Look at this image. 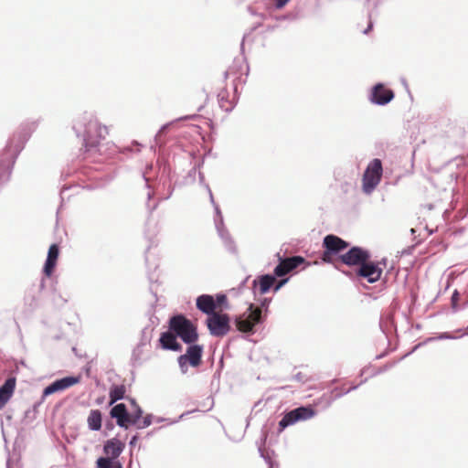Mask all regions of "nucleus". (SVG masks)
<instances>
[{"label":"nucleus","instance_id":"obj_1","mask_svg":"<svg viewBox=\"0 0 468 468\" xmlns=\"http://www.w3.org/2000/svg\"><path fill=\"white\" fill-rule=\"evenodd\" d=\"M72 129L76 136L82 140L85 154H102L103 145L101 142L108 134V128L99 122L93 112H84L78 115L73 120Z\"/></svg>","mask_w":468,"mask_h":468},{"label":"nucleus","instance_id":"obj_2","mask_svg":"<svg viewBox=\"0 0 468 468\" xmlns=\"http://www.w3.org/2000/svg\"><path fill=\"white\" fill-rule=\"evenodd\" d=\"M271 301V298H263L261 301V308L250 303L246 312L235 317L234 325L237 330L248 335H253L256 332V327L266 319V314H262L261 309H264L267 313Z\"/></svg>","mask_w":468,"mask_h":468},{"label":"nucleus","instance_id":"obj_3","mask_svg":"<svg viewBox=\"0 0 468 468\" xmlns=\"http://www.w3.org/2000/svg\"><path fill=\"white\" fill-rule=\"evenodd\" d=\"M168 326L186 345L196 343L198 340L197 325L183 314L171 316Z\"/></svg>","mask_w":468,"mask_h":468},{"label":"nucleus","instance_id":"obj_4","mask_svg":"<svg viewBox=\"0 0 468 468\" xmlns=\"http://www.w3.org/2000/svg\"><path fill=\"white\" fill-rule=\"evenodd\" d=\"M125 448V443L118 438L107 440L103 444V452L105 456H101L96 460V468H110V465L122 463L119 461L120 455Z\"/></svg>","mask_w":468,"mask_h":468},{"label":"nucleus","instance_id":"obj_5","mask_svg":"<svg viewBox=\"0 0 468 468\" xmlns=\"http://www.w3.org/2000/svg\"><path fill=\"white\" fill-rule=\"evenodd\" d=\"M348 247L349 243L342 238L334 234H328L323 239L324 251L321 260L325 263H333L334 257H337L340 261L341 254H344Z\"/></svg>","mask_w":468,"mask_h":468},{"label":"nucleus","instance_id":"obj_6","mask_svg":"<svg viewBox=\"0 0 468 468\" xmlns=\"http://www.w3.org/2000/svg\"><path fill=\"white\" fill-rule=\"evenodd\" d=\"M383 175L382 162L375 158L369 162L362 178V189L367 195L371 194L380 183Z\"/></svg>","mask_w":468,"mask_h":468},{"label":"nucleus","instance_id":"obj_7","mask_svg":"<svg viewBox=\"0 0 468 468\" xmlns=\"http://www.w3.org/2000/svg\"><path fill=\"white\" fill-rule=\"evenodd\" d=\"M316 411L312 406H300L283 413L282 418L278 424V432L281 433L287 427L297 423L298 421L306 420L314 417Z\"/></svg>","mask_w":468,"mask_h":468},{"label":"nucleus","instance_id":"obj_8","mask_svg":"<svg viewBox=\"0 0 468 468\" xmlns=\"http://www.w3.org/2000/svg\"><path fill=\"white\" fill-rule=\"evenodd\" d=\"M206 324L209 334L215 337H222L230 331V318L228 314H212L206 319Z\"/></svg>","mask_w":468,"mask_h":468},{"label":"nucleus","instance_id":"obj_9","mask_svg":"<svg viewBox=\"0 0 468 468\" xmlns=\"http://www.w3.org/2000/svg\"><path fill=\"white\" fill-rule=\"evenodd\" d=\"M371 254L369 250L359 246H353L349 248L344 254L340 256V262L352 267H359L366 261L370 260Z\"/></svg>","mask_w":468,"mask_h":468},{"label":"nucleus","instance_id":"obj_10","mask_svg":"<svg viewBox=\"0 0 468 468\" xmlns=\"http://www.w3.org/2000/svg\"><path fill=\"white\" fill-rule=\"evenodd\" d=\"M387 260L383 259L379 262H374L366 261L361 266L356 268V276L359 279H364L369 283H374L378 282L382 275V268L379 266L380 264H383L386 266Z\"/></svg>","mask_w":468,"mask_h":468},{"label":"nucleus","instance_id":"obj_11","mask_svg":"<svg viewBox=\"0 0 468 468\" xmlns=\"http://www.w3.org/2000/svg\"><path fill=\"white\" fill-rule=\"evenodd\" d=\"M277 257L279 263L275 266L273 272L278 277H287V274L305 262V259L300 255L282 257L277 253Z\"/></svg>","mask_w":468,"mask_h":468},{"label":"nucleus","instance_id":"obj_12","mask_svg":"<svg viewBox=\"0 0 468 468\" xmlns=\"http://www.w3.org/2000/svg\"><path fill=\"white\" fill-rule=\"evenodd\" d=\"M395 97L393 90L388 88L384 83L378 82L375 84L368 94L369 101L378 106H385L388 104Z\"/></svg>","mask_w":468,"mask_h":468},{"label":"nucleus","instance_id":"obj_13","mask_svg":"<svg viewBox=\"0 0 468 468\" xmlns=\"http://www.w3.org/2000/svg\"><path fill=\"white\" fill-rule=\"evenodd\" d=\"M80 381V376H67L64 378H61L59 379H56L49 385H48L46 388H44L42 391V399H46L47 397L56 393L63 391Z\"/></svg>","mask_w":468,"mask_h":468},{"label":"nucleus","instance_id":"obj_14","mask_svg":"<svg viewBox=\"0 0 468 468\" xmlns=\"http://www.w3.org/2000/svg\"><path fill=\"white\" fill-rule=\"evenodd\" d=\"M277 277L274 272L259 275L252 281L251 284L254 295L256 296L257 293L261 295L268 293L272 289Z\"/></svg>","mask_w":468,"mask_h":468},{"label":"nucleus","instance_id":"obj_15","mask_svg":"<svg viewBox=\"0 0 468 468\" xmlns=\"http://www.w3.org/2000/svg\"><path fill=\"white\" fill-rule=\"evenodd\" d=\"M162 186H163L164 188H166V193H162V192L159 191L158 192V195H159L158 200L154 202L153 204L151 203V199L154 196V191H148V193H147V199H148V201L146 203V207H147L149 213H152L153 211H154L157 208L160 201L167 200L173 195L175 187L172 185V181H171L170 177L165 179L163 182Z\"/></svg>","mask_w":468,"mask_h":468},{"label":"nucleus","instance_id":"obj_16","mask_svg":"<svg viewBox=\"0 0 468 468\" xmlns=\"http://www.w3.org/2000/svg\"><path fill=\"white\" fill-rule=\"evenodd\" d=\"M111 419L116 420V425L127 430L129 428L130 412L124 403H117L110 410Z\"/></svg>","mask_w":468,"mask_h":468},{"label":"nucleus","instance_id":"obj_17","mask_svg":"<svg viewBox=\"0 0 468 468\" xmlns=\"http://www.w3.org/2000/svg\"><path fill=\"white\" fill-rule=\"evenodd\" d=\"M176 335L169 328L167 331L161 333L159 338V345L164 350H170L175 352L182 351V345L177 341Z\"/></svg>","mask_w":468,"mask_h":468},{"label":"nucleus","instance_id":"obj_18","mask_svg":"<svg viewBox=\"0 0 468 468\" xmlns=\"http://www.w3.org/2000/svg\"><path fill=\"white\" fill-rule=\"evenodd\" d=\"M187 348L186 354L181 355L182 356H186L188 364L193 367H197L200 366L202 362V355L204 351V346L202 345H198L196 343L187 345Z\"/></svg>","mask_w":468,"mask_h":468},{"label":"nucleus","instance_id":"obj_19","mask_svg":"<svg viewBox=\"0 0 468 468\" xmlns=\"http://www.w3.org/2000/svg\"><path fill=\"white\" fill-rule=\"evenodd\" d=\"M59 255V247L58 244L53 243L49 246L47 259L43 267V272L46 276L49 277L53 273Z\"/></svg>","mask_w":468,"mask_h":468},{"label":"nucleus","instance_id":"obj_20","mask_svg":"<svg viewBox=\"0 0 468 468\" xmlns=\"http://www.w3.org/2000/svg\"><path fill=\"white\" fill-rule=\"evenodd\" d=\"M16 378L14 376L7 378L0 386V410L5 407L14 394Z\"/></svg>","mask_w":468,"mask_h":468},{"label":"nucleus","instance_id":"obj_21","mask_svg":"<svg viewBox=\"0 0 468 468\" xmlns=\"http://www.w3.org/2000/svg\"><path fill=\"white\" fill-rule=\"evenodd\" d=\"M197 308L203 314L209 316L216 314V304L214 303V296L211 294H201L196 300Z\"/></svg>","mask_w":468,"mask_h":468},{"label":"nucleus","instance_id":"obj_22","mask_svg":"<svg viewBox=\"0 0 468 468\" xmlns=\"http://www.w3.org/2000/svg\"><path fill=\"white\" fill-rule=\"evenodd\" d=\"M234 96L231 100L229 99V93L226 90H221L218 94L219 107L226 112H230L236 106L238 101V89L234 87Z\"/></svg>","mask_w":468,"mask_h":468},{"label":"nucleus","instance_id":"obj_23","mask_svg":"<svg viewBox=\"0 0 468 468\" xmlns=\"http://www.w3.org/2000/svg\"><path fill=\"white\" fill-rule=\"evenodd\" d=\"M217 232L218 236L220 237L225 249L231 254H237V246L232 239L231 235L229 234V230L226 227L217 229Z\"/></svg>","mask_w":468,"mask_h":468},{"label":"nucleus","instance_id":"obj_24","mask_svg":"<svg viewBox=\"0 0 468 468\" xmlns=\"http://www.w3.org/2000/svg\"><path fill=\"white\" fill-rule=\"evenodd\" d=\"M88 428L99 431L102 426V413L100 410H91L87 419Z\"/></svg>","mask_w":468,"mask_h":468},{"label":"nucleus","instance_id":"obj_25","mask_svg":"<svg viewBox=\"0 0 468 468\" xmlns=\"http://www.w3.org/2000/svg\"><path fill=\"white\" fill-rule=\"evenodd\" d=\"M267 438H268V431H266L265 428H263L261 430L260 441H257L258 451L260 452L261 457L263 458L265 460V462L267 463L268 468H275L274 466L275 465L278 466V465L271 460V458L269 456V454H265V452H264L263 448L265 446Z\"/></svg>","mask_w":468,"mask_h":468},{"label":"nucleus","instance_id":"obj_26","mask_svg":"<svg viewBox=\"0 0 468 468\" xmlns=\"http://www.w3.org/2000/svg\"><path fill=\"white\" fill-rule=\"evenodd\" d=\"M126 388L124 385H112L109 391V406L125 399Z\"/></svg>","mask_w":468,"mask_h":468},{"label":"nucleus","instance_id":"obj_27","mask_svg":"<svg viewBox=\"0 0 468 468\" xmlns=\"http://www.w3.org/2000/svg\"><path fill=\"white\" fill-rule=\"evenodd\" d=\"M197 117V114H188L182 117H179L172 122H169L165 124H164L158 131V133L155 134L154 141L157 145L160 147L162 146V144L160 142V137L162 133H165L172 125H174L176 122L180 121H188V120H195Z\"/></svg>","mask_w":468,"mask_h":468},{"label":"nucleus","instance_id":"obj_28","mask_svg":"<svg viewBox=\"0 0 468 468\" xmlns=\"http://www.w3.org/2000/svg\"><path fill=\"white\" fill-rule=\"evenodd\" d=\"M243 64H245V75L248 76L250 68L245 60V58H242L234 59L232 66L229 67L227 71H225V78H227L229 75L238 74L239 70H242Z\"/></svg>","mask_w":468,"mask_h":468},{"label":"nucleus","instance_id":"obj_29","mask_svg":"<svg viewBox=\"0 0 468 468\" xmlns=\"http://www.w3.org/2000/svg\"><path fill=\"white\" fill-rule=\"evenodd\" d=\"M144 346H140L139 344L133 349L130 364L133 367H137L142 364V355H143Z\"/></svg>","mask_w":468,"mask_h":468},{"label":"nucleus","instance_id":"obj_30","mask_svg":"<svg viewBox=\"0 0 468 468\" xmlns=\"http://www.w3.org/2000/svg\"><path fill=\"white\" fill-rule=\"evenodd\" d=\"M153 327L150 325H147L144 327L141 331V336L138 344L140 346H145L146 345L150 344L152 339V334H153Z\"/></svg>","mask_w":468,"mask_h":468},{"label":"nucleus","instance_id":"obj_31","mask_svg":"<svg viewBox=\"0 0 468 468\" xmlns=\"http://www.w3.org/2000/svg\"><path fill=\"white\" fill-rule=\"evenodd\" d=\"M215 211L214 223L216 229H222L225 227L222 212L218 204L212 205Z\"/></svg>","mask_w":468,"mask_h":468},{"label":"nucleus","instance_id":"obj_32","mask_svg":"<svg viewBox=\"0 0 468 468\" xmlns=\"http://www.w3.org/2000/svg\"><path fill=\"white\" fill-rule=\"evenodd\" d=\"M466 335H468V333H466ZM463 335H465V334H462L460 335H455L449 332H443V333L439 334L437 336H432V337L428 338L426 340V342H431V341H435V340L457 339Z\"/></svg>","mask_w":468,"mask_h":468},{"label":"nucleus","instance_id":"obj_33","mask_svg":"<svg viewBox=\"0 0 468 468\" xmlns=\"http://www.w3.org/2000/svg\"><path fill=\"white\" fill-rule=\"evenodd\" d=\"M214 303L216 304V309L218 307L224 308V309L229 308L228 298L225 293H222V292L217 293L216 296L214 297Z\"/></svg>","mask_w":468,"mask_h":468},{"label":"nucleus","instance_id":"obj_34","mask_svg":"<svg viewBox=\"0 0 468 468\" xmlns=\"http://www.w3.org/2000/svg\"><path fill=\"white\" fill-rule=\"evenodd\" d=\"M143 413L144 411L140 406L134 408L133 412L130 413L129 427L132 425H136L138 420L142 418Z\"/></svg>","mask_w":468,"mask_h":468},{"label":"nucleus","instance_id":"obj_35","mask_svg":"<svg viewBox=\"0 0 468 468\" xmlns=\"http://www.w3.org/2000/svg\"><path fill=\"white\" fill-rule=\"evenodd\" d=\"M112 154L119 153L128 157L134 152V150L131 146L118 147L116 145H112Z\"/></svg>","mask_w":468,"mask_h":468},{"label":"nucleus","instance_id":"obj_36","mask_svg":"<svg viewBox=\"0 0 468 468\" xmlns=\"http://www.w3.org/2000/svg\"><path fill=\"white\" fill-rule=\"evenodd\" d=\"M280 280H276L274 281V285L272 286V290L274 292H277L278 291H280V289L282 287H283L290 280L289 277H279Z\"/></svg>","mask_w":468,"mask_h":468},{"label":"nucleus","instance_id":"obj_37","mask_svg":"<svg viewBox=\"0 0 468 468\" xmlns=\"http://www.w3.org/2000/svg\"><path fill=\"white\" fill-rule=\"evenodd\" d=\"M459 298H460L459 292L457 290H454L452 294V297H451V304H452V308L453 312H457L458 310H460V308L458 307Z\"/></svg>","mask_w":468,"mask_h":468},{"label":"nucleus","instance_id":"obj_38","mask_svg":"<svg viewBox=\"0 0 468 468\" xmlns=\"http://www.w3.org/2000/svg\"><path fill=\"white\" fill-rule=\"evenodd\" d=\"M177 362H178L181 372L183 374H186L187 372V364H188L186 357L179 356L177 358Z\"/></svg>","mask_w":468,"mask_h":468},{"label":"nucleus","instance_id":"obj_39","mask_svg":"<svg viewBox=\"0 0 468 468\" xmlns=\"http://www.w3.org/2000/svg\"><path fill=\"white\" fill-rule=\"evenodd\" d=\"M367 379H364L362 380L359 384L357 385H353L351 386L349 388L346 389L345 391L343 392H340V393H337L335 395V399H340L341 397H343L344 395L346 394H348L350 391L352 390H356L361 384H363L364 382H366Z\"/></svg>","mask_w":468,"mask_h":468},{"label":"nucleus","instance_id":"obj_40","mask_svg":"<svg viewBox=\"0 0 468 468\" xmlns=\"http://www.w3.org/2000/svg\"><path fill=\"white\" fill-rule=\"evenodd\" d=\"M153 419H154V416L153 414H147L144 420H143V423L142 424H139L137 426L138 429H144V428H146L148 426H150L153 422Z\"/></svg>","mask_w":468,"mask_h":468},{"label":"nucleus","instance_id":"obj_41","mask_svg":"<svg viewBox=\"0 0 468 468\" xmlns=\"http://www.w3.org/2000/svg\"><path fill=\"white\" fill-rule=\"evenodd\" d=\"M292 378L300 383H305L309 379L308 377L306 375L303 374L302 372L296 373L295 375L292 376Z\"/></svg>","mask_w":468,"mask_h":468},{"label":"nucleus","instance_id":"obj_42","mask_svg":"<svg viewBox=\"0 0 468 468\" xmlns=\"http://www.w3.org/2000/svg\"><path fill=\"white\" fill-rule=\"evenodd\" d=\"M396 364V362H393V363H390V364H386L384 365L382 367L378 368V371L376 373H374V376L375 375H378V374H381L387 370H388L389 368H391L394 365Z\"/></svg>","mask_w":468,"mask_h":468},{"label":"nucleus","instance_id":"obj_43","mask_svg":"<svg viewBox=\"0 0 468 468\" xmlns=\"http://www.w3.org/2000/svg\"><path fill=\"white\" fill-rule=\"evenodd\" d=\"M112 420L113 419H110L105 421L104 428L106 431H112L114 429L115 424L113 423Z\"/></svg>","mask_w":468,"mask_h":468},{"label":"nucleus","instance_id":"obj_44","mask_svg":"<svg viewBox=\"0 0 468 468\" xmlns=\"http://www.w3.org/2000/svg\"><path fill=\"white\" fill-rule=\"evenodd\" d=\"M290 0H274V5L277 9L282 8Z\"/></svg>","mask_w":468,"mask_h":468},{"label":"nucleus","instance_id":"obj_45","mask_svg":"<svg viewBox=\"0 0 468 468\" xmlns=\"http://www.w3.org/2000/svg\"><path fill=\"white\" fill-rule=\"evenodd\" d=\"M204 186H205V187H206V189H207V193H208V196H209V201H210L211 205H215V204H217V203H216V201H215V199H214L213 193H212V191H211V189H210L209 186H208L207 184H204Z\"/></svg>","mask_w":468,"mask_h":468},{"label":"nucleus","instance_id":"obj_46","mask_svg":"<svg viewBox=\"0 0 468 468\" xmlns=\"http://www.w3.org/2000/svg\"><path fill=\"white\" fill-rule=\"evenodd\" d=\"M149 280H150V282H151V285H150V292H152V294L156 298V289L154 288V277L153 276H149Z\"/></svg>","mask_w":468,"mask_h":468},{"label":"nucleus","instance_id":"obj_47","mask_svg":"<svg viewBox=\"0 0 468 468\" xmlns=\"http://www.w3.org/2000/svg\"><path fill=\"white\" fill-rule=\"evenodd\" d=\"M44 401L45 399H42V397L39 399V400L36 401L33 404V411L37 412V409L43 404Z\"/></svg>","mask_w":468,"mask_h":468},{"label":"nucleus","instance_id":"obj_48","mask_svg":"<svg viewBox=\"0 0 468 468\" xmlns=\"http://www.w3.org/2000/svg\"><path fill=\"white\" fill-rule=\"evenodd\" d=\"M423 344H424V343H419L418 345H416L415 346H413V347H412V349H411L410 352H408L406 355H404V356L400 358V360H401V359H403L404 357H406V356H408L411 355L412 353H414V352H415V351H416L420 346H421Z\"/></svg>","mask_w":468,"mask_h":468},{"label":"nucleus","instance_id":"obj_49","mask_svg":"<svg viewBox=\"0 0 468 468\" xmlns=\"http://www.w3.org/2000/svg\"><path fill=\"white\" fill-rule=\"evenodd\" d=\"M72 186H64L62 188H61V191H60V198H61V201H64V198H65V193L71 189Z\"/></svg>","mask_w":468,"mask_h":468},{"label":"nucleus","instance_id":"obj_50","mask_svg":"<svg viewBox=\"0 0 468 468\" xmlns=\"http://www.w3.org/2000/svg\"><path fill=\"white\" fill-rule=\"evenodd\" d=\"M139 440L138 434L133 435L130 439L129 445L134 446Z\"/></svg>","mask_w":468,"mask_h":468},{"label":"nucleus","instance_id":"obj_51","mask_svg":"<svg viewBox=\"0 0 468 468\" xmlns=\"http://www.w3.org/2000/svg\"><path fill=\"white\" fill-rule=\"evenodd\" d=\"M191 412H192V411H186V412L182 413V414L178 417V419H177V420H173V421H171L170 423H171V424H173V423H176L178 420H183L186 416H187V415H188V414H190Z\"/></svg>","mask_w":468,"mask_h":468},{"label":"nucleus","instance_id":"obj_52","mask_svg":"<svg viewBox=\"0 0 468 468\" xmlns=\"http://www.w3.org/2000/svg\"><path fill=\"white\" fill-rule=\"evenodd\" d=\"M127 399L130 401V403L133 409L139 406L135 399H133V398H127Z\"/></svg>","mask_w":468,"mask_h":468},{"label":"nucleus","instance_id":"obj_53","mask_svg":"<svg viewBox=\"0 0 468 468\" xmlns=\"http://www.w3.org/2000/svg\"><path fill=\"white\" fill-rule=\"evenodd\" d=\"M373 27V22L371 19L368 22L367 27L363 31L364 34H367Z\"/></svg>","mask_w":468,"mask_h":468},{"label":"nucleus","instance_id":"obj_54","mask_svg":"<svg viewBox=\"0 0 468 468\" xmlns=\"http://www.w3.org/2000/svg\"><path fill=\"white\" fill-rule=\"evenodd\" d=\"M345 390H346V389H344L343 388H338V387H336V388L332 391V393H333V394H334V396H335V394L340 393V392H343V391H345Z\"/></svg>","mask_w":468,"mask_h":468},{"label":"nucleus","instance_id":"obj_55","mask_svg":"<svg viewBox=\"0 0 468 468\" xmlns=\"http://www.w3.org/2000/svg\"><path fill=\"white\" fill-rule=\"evenodd\" d=\"M249 278H250V276L246 277V278H245V279L240 282V284H239V290L245 287L246 282H248Z\"/></svg>","mask_w":468,"mask_h":468},{"label":"nucleus","instance_id":"obj_56","mask_svg":"<svg viewBox=\"0 0 468 468\" xmlns=\"http://www.w3.org/2000/svg\"><path fill=\"white\" fill-rule=\"evenodd\" d=\"M143 178L144 179L145 181V186L150 189L151 188V185L149 184V179L146 177L145 174H143Z\"/></svg>","mask_w":468,"mask_h":468},{"label":"nucleus","instance_id":"obj_57","mask_svg":"<svg viewBox=\"0 0 468 468\" xmlns=\"http://www.w3.org/2000/svg\"><path fill=\"white\" fill-rule=\"evenodd\" d=\"M104 399H105V397H103V396H102V397H99V398L96 399V404H97V405H101V404H102V403H103V401H104Z\"/></svg>","mask_w":468,"mask_h":468},{"label":"nucleus","instance_id":"obj_58","mask_svg":"<svg viewBox=\"0 0 468 468\" xmlns=\"http://www.w3.org/2000/svg\"><path fill=\"white\" fill-rule=\"evenodd\" d=\"M245 37H246V36H244V37H243L242 41H241V43H240V50H241V52H243V51H244V41H245Z\"/></svg>","mask_w":468,"mask_h":468},{"label":"nucleus","instance_id":"obj_59","mask_svg":"<svg viewBox=\"0 0 468 468\" xmlns=\"http://www.w3.org/2000/svg\"><path fill=\"white\" fill-rule=\"evenodd\" d=\"M204 180H205L204 175L202 173H199V181H200V183H204Z\"/></svg>","mask_w":468,"mask_h":468},{"label":"nucleus","instance_id":"obj_60","mask_svg":"<svg viewBox=\"0 0 468 468\" xmlns=\"http://www.w3.org/2000/svg\"><path fill=\"white\" fill-rule=\"evenodd\" d=\"M156 420V422H163V421H165V418H162V417H158V418H156V420Z\"/></svg>","mask_w":468,"mask_h":468},{"label":"nucleus","instance_id":"obj_61","mask_svg":"<svg viewBox=\"0 0 468 468\" xmlns=\"http://www.w3.org/2000/svg\"><path fill=\"white\" fill-rule=\"evenodd\" d=\"M153 244H154V241L151 240L150 245H148V247L146 249L145 254L149 251V250L151 249Z\"/></svg>","mask_w":468,"mask_h":468},{"label":"nucleus","instance_id":"obj_62","mask_svg":"<svg viewBox=\"0 0 468 468\" xmlns=\"http://www.w3.org/2000/svg\"><path fill=\"white\" fill-rule=\"evenodd\" d=\"M6 468H10V460L9 459L6 462Z\"/></svg>","mask_w":468,"mask_h":468},{"label":"nucleus","instance_id":"obj_63","mask_svg":"<svg viewBox=\"0 0 468 468\" xmlns=\"http://www.w3.org/2000/svg\"><path fill=\"white\" fill-rule=\"evenodd\" d=\"M383 356H384V354H380V355L377 356V359L382 358Z\"/></svg>","mask_w":468,"mask_h":468},{"label":"nucleus","instance_id":"obj_64","mask_svg":"<svg viewBox=\"0 0 468 468\" xmlns=\"http://www.w3.org/2000/svg\"><path fill=\"white\" fill-rule=\"evenodd\" d=\"M127 468H132V461L129 463Z\"/></svg>","mask_w":468,"mask_h":468}]
</instances>
